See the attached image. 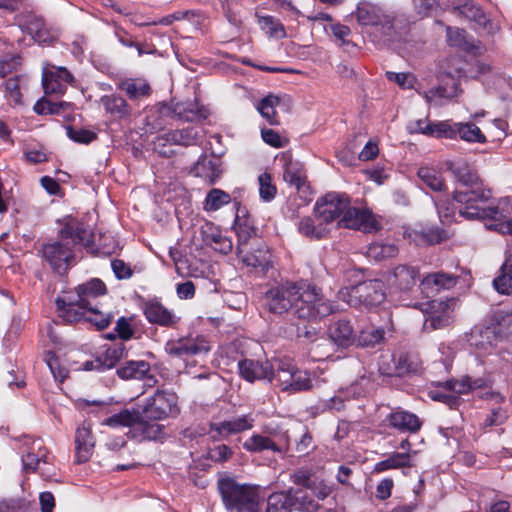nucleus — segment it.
<instances>
[{"label":"nucleus","instance_id":"obj_33","mask_svg":"<svg viewBox=\"0 0 512 512\" xmlns=\"http://www.w3.org/2000/svg\"><path fill=\"white\" fill-rule=\"evenodd\" d=\"M457 95L458 86L453 79H449V82L423 92V97L426 101L433 105H441L443 100L454 98Z\"/></svg>","mask_w":512,"mask_h":512},{"label":"nucleus","instance_id":"obj_60","mask_svg":"<svg viewBox=\"0 0 512 512\" xmlns=\"http://www.w3.org/2000/svg\"><path fill=\"white\" fill-rule=\"evenodd\" d=\"M67 136L74 142L81 144H89L96 139L97 135L95 132L82 128H73L68 126L66 128Z\"/></svg>","mask_w":512,"mask_h":512},{"label":"nucleus","instance_id":"obj_53","mask_svg":"<svg viewBox=\"0 0 512 512\" xmlns=\"http://www.w3.org/2000/svg\"><path fill=\"white\" fill-rule=\"evenodd\" d=\"M435 205L438 211L439 218L442 223L446 224L452 221L456 211H458L457 204L454 199L440 198L435 200Z\"/></svg>","mask_w":512,"mask_h":512},{"label":"nucleus","instance_id":"obj_25","mask_svg":"<svg viewBox=\"0 0 512 512\" xmlns=\"http://www.w3.org/2000/svg\"><path fill=\"white\" fill-rule=\"evenodd\" d=\"M203 242L222 254H228L233 249L231 239L222 234V232L212 223H206L201 227Z\"/></svg>","mask_w":512,"mask_h":512},{"label":"nucleus","instance_id":"obj_35","mask_svg":"<svg viewBox=\"0 0 512 512\" xmlns=\"http://www.w3.org/2000/svg\"><path fill=\"white\" fill-rule=\"evenodd\" d=\"M234 230L238 236L237 253L241 254L248 241L256 235V228L249 217L237 215L234 221Z\"/></svg>","mask_w":512,"mask_h":512},{"label":"nucleus","instance_id":"obj_40","mask_svg":"<svg viewBox=\"0 0 512 512\" xmlns=\"http://www.w3.org/2000/svg\"><path fill=\"white\" fill-rule=\"evenodd\" d=\"M245 450L253 453L262 452L264 450H271L273 452H280L278 445L269 437L260 434H254L249 437L244 443Z\"/></svg>","mask_w":512,"mask_h":512},{"label":"nucleus","instance_id":"obj_14","mask_svg":"<svg viewBox=\"0 0 512 512\" xmlns=\"http://www.w3.org/2000/svg\"><path fill=\"white\" fill-rule=\"evenodd\" d=\"M255 418L253 414H245L224 420L210 425V433L214 440L227 438L230 435L238 434L251 430L254 426Z\"/></svg>","mask_w":512,"mask_h":512},{"label":"nucleus","instance_id":"obj_45","mask_svg":"<svg viewBox=\"0 0 512 512\" xmlns=\"http://www.w3.org/2000/svg\"><path fill=\"white\" fill-rule=\"evenodd\" d=\"M63 229H68L71 232L69 233V236L74 240V248L77 244L87 248L92 247L94 243V234L84 225H77L76 227L66 226Z\"/></svg>","mask_w":512,"mask_h":512},{"label":"nucleus","instance_id":"obj_16","mask_svg":"<svg viewBox=\"0 0 512 512\" xmlns=\"http://www.w3.org/2000/svg\"><path fill=\"white\" fill-rule=\"evenodd\" d=\"M370 384L371 381L368 377L361 376L359 380L352 383L349 387L338 390L335 396L329 400H325L322 406L329 410L340 411L344 409L345 401L364 395Z\"/></svg>","mask_w":512,"mask_h":512},{"label":"nucleus","instance_id":"obj_57","mask_svg":"<svg viewBox=\"0 0 512 512\" xmlns=\"http://www.w3.org/2000/svg\"><path fill=\"white\" fill-rule=\"evenodd\" d=\"M458 123L451 124L448 121H440L431 124L430 136L445 137L453 139L457 136Z\"/></svg>","mask_w":512,"mask_h":512},{"label":"nucleus","instance_id":"obj_46","mask_svg":"<svg viewBox=\"0 0 512 512\" xmlns=\"http://www.w3.org/2000/svg\"><path fill=\"white\" fill-rule=\"evenodd\" d=\"M120 89L123 90L130 98H139L147 96L150 93L149 84L140 79H129L120 84Z\"/></svg>","mask_w":512,"mask_h":512},{"label":"nucleus","instance_id":"obj_2","mask_svg":"<svg viewBox=\"0 0 512 512\" xmlns=\"http://www.w3.org/2000/svg\"><path fill=\"white\" fill-rule=\"evenodd\" d=\"M106 293V285L98 278L82 283L74 291H68L56 299L58 315L66 322L85 320L99 330L105 329L111 323L113 315L100 310L98 298Z\"/></svg>","mask_w":512,"mask_h":512},{"label":"nucleus","instance_id":"obj_12","mask_svg":"<svg viewBox=\"0 0 512 512\" xmlns=\"http://www.w3.org/2000/svg\"><path fill=\"white\" fill-rule=\"evenodd\" d=\"M165 352L172 357L186 358L201 354H207L211 347L209 341L204 336L179 337L170 339L165 343Z\"/></svg>","mask_w":512,"mask_h":512},{"label":"nucleus","instance_id":"obj_59","mask_svg":"<svg viewBox=\"0 0 512 512\" xmlns=\"http://www.w3.org/2000/svg\"><path fill=\"white\" fill-rule=\"evenodd\" d=\"M45 361L54 378L60 382H63L68 375V370L61 366L58 357L54 353L48 352L45 356Z\"/></svg>","mask_w":512,"mask_h":512},{"label":"nucleus","instance_id":"obj_1","mask_svg":"<svg viewBox=\"0 0 512 512\" xmlns=\"http://www.w3.org/2000/svg\"><path fill=\"white\" fill-rule=\"evenodd\" d=\"M493 198L492 190L482 183L465 191H454L453 199L458 213L467 220L489 221L488 229L502 234H512V208L508 198L495 205H486Z\"/></svg>","mask_w":512,"mask_h":512},{"label":"nucleus","instance_id":"obj_62","mask_svg":"<svg viewBox=\"0 0 512 512\" xmlns=\"http://www.w3.org/2000/svg\"><path fill=\"white\" fill-rule=\"evenodd\" d=\"M447 40L451 46L460 47L463 49L469 48V43L466 40V32L457 27L448 26L446 29Z\"/></svg>","mask_w":512,"mask_h":512},{"label":"nucleus","instance_id":"obj_30","mask_svg":"<svg viewBox=\"0 0 512 512\" xmlns=\"http://www.w3.org/2000/svg\"><path fill=\"white\" fill-rule=\"evenodd\" d=\"M164 426L156 422L145 421L144 418L138 419L134 427L129 430L128 434L131 438L138 441H151L162 439Z\"/></svg>","mask_w":512,"mask_h":512},{"label":"nucleus","instance_id":"obj_15","mask_svg":"<svg viewBox=\"0 0 512 512\" xmlns=\"http://www.w3.org/2000/svg\"><path fill=\"white\" fill-rule=\"evenodd\" d=\"M420 271L417 267L400 264L395 266L386 277L388 286L398 292H409L416 285Z\"/></svg>","mask_w":512,"mask_h":512},{"label":"nucleus","instance_id":"obj_4","mask_svg":"<svg viewBox=\"0 0 512 512\" xmlns=\"http://www.w3.org/2000/svg\"><path fill=\"white\" fill-rule=\"evenodd\" d=\"M295 317L303 320H316L335 312L333 303L325 298L321 288L307 280H300Z\"/></svg>","mask_w":512,"mask_h":512},{"label":"nucleus","instance_id":"obj_34","mask_svg":"<svg viewBox=\"0 0 512 512\" xmlns=\"http://www.w3.org/2000/svg\"><path fill=\"white\" fill-rule=\"evenodd\" d=\"M273 364L272 381L275 380L282 391H287L296 366L289 359H276Z\"/></svg>","mask_w":512,"mask_h":512},{"label":"nucleus","instance_id":"obj_38","mask_svg":"<svg viewBox=\"0 0 512 512\" xmlns=\"http://www.w3.org/2000/svg\"><path fill=\"white\" fill-rule=\"evenodd\" d=\"M298 231L305 237L314 240L321 239L328 233V229L323 221L319 220V223L316 224L310 217H304L300 220Z\"/></svg>","mask_w":512,"mask_h":512},{"label":"nucleus","instance_id":"obj_54","mask_svg":"<svg viewBox=\"0 0 512 512\" xmlns=\"http://www.w3.org/2000/svg\"><path fill=\"white\" fill-rule=\"evenodd\" d=\"M312 379L307 371H301L297 367L290 380L288 392L306 391L312 388Z\"/></svg>","mask_w":512,"mask_h":512},{"label":"nucleus","instance_id":"obj_58","mask_svg":"<svg viewBox=\"0 0 512 512\" xmlns=\"http://www.w3.org/2000/svg\"><path fill=\"white\" fill-rule=\"evenodd\" d=\"M21 456L47 452L41 439H34L30 436H24L21 439Z\"/></svg>","mask_w":512,"mask_h":512},{"label":"nucleus","instance_id":"obj_5","mask_svg":"<svg viewBox=\"0 0 512 512\" xmlns=\"http://www.w3.org/2000/svg\"><path fill=\"white\" fill-rule=\"evenodd\" d=\"M512 338V316L501 321L475 325L467 335L470 346L486 353L494 350L499 343Z\"/></svg>","mask_w":512,"mask_h":512},{"label":"nucleus","instance_id":"obj_48","mask_svg":"<svg viewBox=\"0 0 512 512\" xmlns=\"http://www.w3.org/2000/svg\"><path fill=\"white\" fill-rule=\"evenodd\" d=\"M437 386L446 389L457 396L467 394L475 387H478L476 382H472L469 377H465L461 380L451 379L445 382H439Z\"/></svg>","mask_w":512,"mask_h":512},{"label":"nucleus","instance_id":"obj_19","mask_svg":"<svg viewBox=\"0 0 512 512\" xmlns=\"http://www.w3.org/2000/svg\"><path fill=\"white\" fill-rule=\"evenodd\" d=\"M458 277L445 272L429 273L420 281V289L427 297L456 286Z\"/></svg>","mask_w":512,"mask_h":512},{"label":"nucleus","instance_id":"obj_3","mask_svg":"<svg viewBox=\"0 0 512 512\" xmlns=\"http://www.w3.org/2000/svg\"><path fill=\"white\" fill-rule=\"evenodd\" d=\"M218 490L227 512H259L261 495L258 486L225 477L218 481Z\"/></svg>","mask_w":512,"mask_h":512},{"label":"nucleus","instance_id":"obj_31","mask_svg":"<svg viewBox=\"0 0 512 512\" xmlns=\"http://www.w3.org/2000/svg\"><path fill=\"white\" fill-rule=\"evenodd\" d=\"M290 511L315 512L319 504L302 488L286 490Z\"/></svg>","mask_w":512,"mask_h":512},{"label":"nucleus","instance_id":"obj_9","mask_svg":"<svg viewBox=\"0 0 512 512\" xmlns=\"http://www.w3.org/2000/svg\"><path fill=\"white\" fill-rule=\"evenodd\" d=\"M300 280L285 281L271 287L265 292L264 305L268 311L275 314H283L289 310L295 315V308L298 300Z\"/></svg>","mask_w":512,"mask_h":512},{"label":"nucleus","instance_id":"obj_27","mask_svg":"<svg viewBox=\"0 0 512 512\" xmlns=\"http://www.w3.org/2000/svg\"><path fill=\"white\" fill-rule=\"evenodd\" d=\"M330 339L339 347L347 348L354 344L356 333L350 321L339 319L330 324L328 329Z\"/></svg>","mask_w":512,"mask_h":512},{"label":"nucleus","instance_id":"obj_44","mask_svg":"<svg viewBox=\"0 0 512 512\" xmlns=\"http://www.w3.org/2000/svg\"><path fill=\"white\" fill-rule=\"evenodd\" d=\"M231 202V196L227 192L214 188L210 190L204 201L205 211H217Z\"/></svg>","mask_w":512,"mask_h":512},{"label":"nucleus","instance_id":"obj_20","mask_svg":"<svg viewBox=\"0 0 512 512\" xmlns=\"http://www.w3.org/2000/svg\"><path fill=\"white\" fill-rule=\"evenodd\" d=\"M240 375L247 381L268 380L272 382L273 364L269 361L244 359L238 363Z\"/></svg>","mask_w":512,"mask_h":512},{"label":"nucleus","instance_id":"obj_26","mask_svg":"<svg viewBox=\"0 0 512 512\" xmlns=\"http://www.w3.org/2000/svg\"><path fill=\"white\" fill-rule=\"evenodd\" d=\"M386 421L390 427L401 432L416 433L422 426V422L416 414L400 409L392 411L386 417Z\"/></svg>","mask_w":512,"mask_h":512},{"label":"nucleus","instance_id":"obj_41","mask_svg":"<svg viewBox=\"0 0 512 512\" xmlns=\"http://www.w3.org/2000/svg\"><path fill=\"white\" fill-rule=\"evenodd\" d=\"M410 452L392 453L387 459L376 464V471L381 472L389 469L412 467Z\"/></svg>","mask_w":512,"mask_h":512},{"label":"nucleus","instance_id":"obj_51","mask_svg":"<svg viewBox=\"0 0 512 512\" xmlns=\"http://www.w3.org/2000/svg\"><path fill=\"white\" fill-rule=\"evenodd\" d=\"M457 135L467 142L485 143L486 136L474 123H458Z\"/></svg>","mask_w":512,"mask_h":512},{"label":"nucleus","instance_id":"obj_50","mask_svg":"<svg viewBox=\"0 0 512 512\" xmlns=\"http://www.w3.org/2000/svg\"><path fill=\"white\" fill-rule=\"evenodd\" d=\"M385 331L382 328L369 326L362 329L358 336V343L363 347H372L384 340Z\"/></svg>","mask_w":512,"mask_h":512},{"label":"nucleus","instance_id":"obj_64","mask_svg":"<svg viewBox=\"0 0 512 512\" xmlns=\"http://www.w3.org/2000/svg\"><path fill=\"white\" fill-rule=\"evenodd\" d=\"M5 96L14 104L21 103L20 79L18 76L9 78L5 82Z\"/></svg>","mask_w":512,"mask_h":512},{"label":"nucleus","instance_id":"obj_39","mask_svg":"<svg viewBox=\"0 0 512 512\" xmlns=\"http://www.w3.org/2000/svg\"><path fill=\"white\" fill-rule=\"evenodd\" d=\"M257 22L260 28L269 36L277 39L286 37L284 26L270 15H261L256 13Z\"/></svg>","mask_w":512,"mask_h":512},{"label":"nucleus","instance_id":"obj_24","mask_svg":"<svg viewBox=\"0 0 512 512\" xmlns=\"http://www.w3.org/2000/svg\"><path fill=\"white\" fill-rule=\"evenodd\" d=\"M144 315L148 322L163 327H175L180 320L175 313L156 301H149L145 304Z\"/></svg>","mask_w":512,"mask_h":512},{"label":"nucleus","instance_id":"obj_42","mask_svg":"<svg viewBox=\"0 0 512 512\" xmlns=\"http://www.w3.org/2000/svg\"><path fill=\"white\" fill-rule=\"evenodd\" d=\"M280 103V98L276 95L269 94L264 97L257 105V110L263 118H265L271 125H277L276 107Z\"/></svg>","mask_w":512,"mask_h":512},{"label":"nucleus","instance_id":"obj_6","mask_svg":"<svg viewBox=\"0 0 512 512\" xmlns=\"http://www.w3.org/2000/svg\"><path fill=\"white\" fill-rule=\"evenodd\" d=\"M384 283L379 279L361 282L338 291V299L351 307H373L385 300Z\"/></svg>","mask_w":512,"mask_h":512},{"label":"nucleus","instance_id":"obj_52","mask_svg":"<svg viewBox=\"0 0 512 512\" xmlns=\"http://www.w3.org/2000/svg\"><path fill=\"white\" fill-rule=\"evenodd\" d=\"M25 29L27 32L40 43H44L47 41V29L45 27V23L41 18L36 16H31L26 22H23Z\"/></svg>","mask_w":512,"mask_h":512},{"label":"nucleus","instance_id":"obj_32","mask_svg":"<svg viewBox=\"0 0 512 512\" xmlns=\"http://www.w3.org/2000/svg\"><path fill=\"white\" fill-rule=\"evenodd\" d=\"M393 360L397 376L417 373L421 369V361L418 355L412 352H399L393 356Z\"/></svg>","mask_w":512,"mask_h":512},{"label":"nucleus","instance_id":"obj_10","mask_svg":"<svg viewBox=\"0 0 512 512\" xmlns=\"http://www.w3.org/2000/svg\"><path fill=\"white\" fill-rule=\"evenodd\" d=\"M178 397L175 393L165 390H157L153 396L146 399L145 403L138 405L141 418L153 421L163 420L179 412Z\"/></svg>","mask_w":512,"mask_h":512},{"label":"nucleus","instance_id":"obj_61","mask_svg":"<svg viewBox=\"0 0 512 512\" xmlns=\"http://www.w3.org/2000/svg\"><path fill=\"white\" fill-rule=\"evenodd\" d=\"M43 88L45 94H63L66 90L65 83L54 77L53 73H43Z\"/></svg>","mask_w":512,"mask_h":512},{"label":"nucleus","instance_id":"obj_29","mask_svg":"<svg viewBox=\"0 0 512 512\" xmlns=\"http://www.w3.org/2000/svg\"><path fill=\"white\" fill-rule=\"evenodd\" d=\"M75 445L77 462L83 463L88 461L94 447L90 424L83 423L76 429Z\"/></svg>","mask_w":512,"mask_h":512},{"label":"nucleus","instance_id":"obj_8","mask_svg":"<svg viewBox=\"0 0 512 512\" xmlns=\"http://www.w3.org/2000/svg\"><path fill=\"white\" fill-rule=\"evenodd\" d=\"M357 22L362 26L374 28V37L377 41L388 40L393 32L392 18L385 14L377 5L370 2H360L355 11Z\"/></svg>","mask_w":512,"mask_h":512},{"label":"nucleus","instance_id":"obj_21","mask_svg":"<svg viewBox=\"0 0 512 512\" xmlns=\"http://www.w3.org/2000/svg\"><path fill=\"white\" fill-rule=\"evenodd\" d=\"M445 165L455 180L466 187H474L482 183L477 171L462 158L447 161Z\"/></svg>","mask_w":512,"mask_h":512},{"label":"nucleus","instance_id":"obj_47","mask_svg":"<svg viewBox=\"0 0 512 512\" xmlns=\"http://www.w3.org/2000/svg\"><path fill=\"white\" fill-rule=\"evenodd\" d=\"M101 103L105 110L117 117H124L129 114L126 100L122 97L107 95L101 98Z\"/></svg>","mask_w":512,"mask_h":512},{"label":"nucleus","instance_id":"obj_11","mask_svg":"<svg viewBox=\"0 0 512 512\" xmlns=\"http://www.w3.org/2000/svg\"><path fill=\"white\" fill-rule=\"evenodd\" d=\"M455 305L456 300L454 298L427 302L424 310L427 316L423 324V330L432 332L450 326L454 322Z\"/></svg>","mask_w":512,"mask_h":512},{"label":"nucleus","instance_id":"obj_18","mask_svg":"<svg viewBox=\"0 0 512 512\" xmlns=\"http://www.w3.org/2000/svg\"><path fill=\"white\" fill-rule=\"evenodd\" d=\"M281 159L284 161L283 180L299 192L309 189L304 164L288 154H283Z\"/></svg>","mask_w":512,"mask_h":512},{"label":"nucleus","instance_id":"obj_63","mask_svg":"<svg viewBox=\"0 0 512 512\" xmlns=\"http://www.w3.org/2000/svg\"><path fill=\"white\" fill-rule=\"evenodd\" d=\"M493 287L500 294L509 295L512 293V277L500 268V274L493 280Z\"/></svg>","mask_w":512,"mask_h":512},{"label":"nucleus","instance_id":"obj_13","mask_svg":"<svg viewBox=\"0 0 512 512\" xmlns=\"http://www.w3.org/2000/svg\"><path fill=\"white\" fill-rule=\"evenodd\" d=\"M350 205V198L345 193L329 192L316 202L315 213L318 220L325 224L344 216Z\"/></svg>","mask_w":512,"mask_h":512},{"label":"nucleus","instance_id":"obj_36","mask_svg":"<svg viewBox=\"0 0 512 512\" xmlns=\"http://www.w3.org/2000/svg\"><path fill=\"white\" fill-rule=\"evenodd\" d=\"M150 372V364L144 360L126 362L117 373L122 379H143Z\"/></svg>","mask_w":512,"mask_h":512},{"label":"nucleus","instance_id":"obj_23","mask_svg":"<svg viewBox=\"0 0 512 512\" xmlns=\"http://www.w3.org/2000/svg\"><path fill=\"white\" fill-rule=\"evenodd\" d=\"M221 165L219 158L203 155L191 169V174L203 179L207 184L213 185L223 173Z\"/></svg>","mask_w":512,"mask_h":512},{"label":"nucleus","instance_id":"obj_56","mask_svg":"<svg viewBox=\"0 0 512 512\" xmlns=\"http://www.w3.org/2000/svg\"><path fill=\"white\" fill-rule=\"evenodd\" d=\"M259 195L265 202L273 200L277 194V188L272 182V176L269 173H262L258 176Z\"/></svg>","mask_w":512,"mask_h":512},{"label":"nucleus","instance_id":"obj_37","mask_svg":"<svg viewBox=\"0 0 512 512\" xmlns=\"http://www.w3.org/2000/svg\"><path fill=\"white\" fill-rule=\"evenodd\" d=\"M141 419L138 409L132 411L124 409L117 414H114L103 421V425L117 428V427H129L132 429L134 424Z\"/></svg>","mask_w":512,"mask_h":512},{"label":"nucleus","instance_id":"obj_43","mask_svg":"<svg viewBox=\"0 0 512 512\" xmlns=\"http://www.w3.org/2000/svg\"><path fill=\"white\" fill-rule=\"evenodd\" d=\"M418 177L433 191L441 192L446 188L442 175L434 169L421 167L418 170Z\"/></svg>","mask_w":512,"mask_h":512},{"label":"nucleus","instance_id":"obj_49","mask_svg":"<svg viewBox=\"0 0 512 512\" xmlns=\"http://www.w3.org/2000/svg\"><path fill=\"white\" fill-rule=\"evenodd\" d=\"M367 253L369 257L381 261L395 257L398 254V248L394 244L376 242L368 247Z\"/></svg>","mask_w":512,"mask_h":512},{"label":"nucleus","instance_id":"obj_22","mask_svg":"<svg viewBox=\"0 0 512 512\" xmlns=\"http://www.w3.org/2000/svg\"><path fill=\"white\" fill-rule=\"evenodd\" d=\"M455 10L459 15H462L469 21L473 22L476 28L483 29L488 34H494L498 30L497 25L492 23L487 18L483 10L471 1H466L463 4L457 5Z\"/></svg>","mask_w":512,"mask_h":512},{"label":"nucleus","instance_id":"obj_17","mask_svg":"<svg viewBox=\"0 0 512 512\" xmlns=\"http://www.w3.org/2000/svg\"><path fill=\"white\" fill-rule=\"evenodd\" d=\"M338 225L340 227L361 230L367 233L377 229V222L370 211L351 207L350 205L344 213V216L339 220Z\"/></svg>","mask_w":512,"mask_h":512},{"label":"nucleus","instance_id":"obj_28","mask_svg":"<svg viewBox=\"0 0 512 512\" xmlns=\"http://www.w3.org/2000/svg\"><path fill=\"white\" fill-rule=\"evenodd\" d=\"M237 255L244 264L259 269L263 274H267L273 267V257L267 247H259L251 253L244 248V252L237 253Z\"/></svg>","mask_w":512,"mask_h":512},{"label":"nucleus","instance_id":"obj_7","mask_svg":"<svg viewBox=\"0 0 512 512\" xmlns=\"http://www.w3.org/2000/svg\"><path fill=\"white\" fill-rule=\"evenodd\" d=\"M68 229H62L58 239L44 244L42 247L43 258L58 274H64L75 264V250L73 239L69 236Z\"/></svg>","mask_w":512,"mask_h":512},{"label":"nucleus","instance_id":"obj_55","mask_svg":"<svg viewBox=\"0 0 512 512\" xmlns=\"http://www.w3.org/2000/svg\"><path fill=\"white\" fill-rule=\"evenodd\" d=\"M286 491L275 492L267 498L265 512H291Z\"/></svg>","mask_w":512,"mask_h":512}]
</instances>
